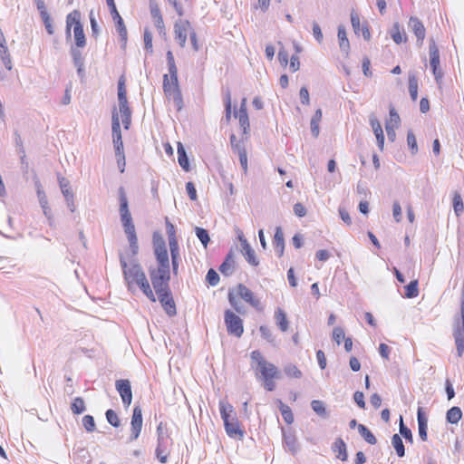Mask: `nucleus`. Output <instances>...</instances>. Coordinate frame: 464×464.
Masks as SVG:
<instances>
[{
  "mask_svg": "<svg viewBox=\"0 0 464 464\" xmlns=\"http://www.w3.org/2000/svg\"><path fill=\"white\" fill-rule=\"evenodd\" d=\"M196 235L205 247H207L209 242V236L206 229L201 227H196Z\"/></svg>",
  "mask_w": 464,
  "mask_h": 464,
  "instance_id": "48",
  "label": "nucleus"
},
{
  "mask_svg": "<svg viewBox=\"0 0 464 464\" xmlns=\"http://www.w3.org/2000/svg\"><path fill=\"white\" fill-rule=\"evenodd\" d=\"M119 198L121 220L123 226L124 232L130 243L131 256H135L138 254L139 250L138 238L136 235L135 226L132 222V218L128 208V198L123 188H121L119 189Z\"/></svg>",
  "mask_w": 464,
  "mask_h": 464,
  "instance_id": "4",
  "label": "nucleus"
},
{
  "mask_svg": "<svg viewBox=\"0 0 464 464\" xmlns=\"http://www.w3.org/2000/svg\"><path fill=\"white\" fill-rule=\"evenodd\" d=\"M351 24L356 34H361L365 40L371 39V32L367 24H361L360 15L354 10L351 13Z\"/></svg>",
  "mask_w": 464,
  "mask_h": 464,
  "instance_id": "15",
  "label": "nucleus"
},
{
  "mask_svg": "<svg viewBox=\"0 0 464 464\" xmlns=\"http://www.w3.org/2000/svg\"><path fill=\"white\" fill-rule=\"evenodd\" d=\"M238 156H239L240 165H241L244 172L246 173L247 172V154L244 148L240 149L238 150Z\"/></svg>",
  "mask_w": 464,
  "mask_h": 464,
  "instance_id": "57",
  "label": "nucleus"
},
{
  "mask_svg": "<svg viewBox=\"0 0 464 464\" xmlns=\"http://www.w3.org/2000/svg\"><path fill=\"white\" fill-rule=\"evenodd\" d=\"M294 212L297 217L302 218L306 215V208L302 203H295L294 205Z\"/></svg>",
  "mask_w": 464,
  "mask_h": 464,
  "instance_id": "64",
  "label": "nucleus"
},
{
  "mask_svg": "<svg viewBox=\"0 0 464 464\" xmlns=\"http://www.w3.org/2000/svg\"><path fill=\"white\" fill-rule=\"evenodd\" d=\"M170 248L171 259L179 257V249L177 238H171L169 242Z\"/></svg>",
  "mask_w": 464,
  "mask_h": 464,
  "instance_id": "52",
  "label": "nucleus"
},
{
  "mask_svg": "<svg viewBox=\"0 0 464 464\" xmlns=\"http://www.w3.org/2000/svg\"><path fill=\"white\" fill-rule=\"evenodd\" d=\"M224 425L226 431L229 437H243V430L240 429L239 422L236 417L227 419V421H224Z\"/></svg>",
  "mask_w": 464,
  "mask_h": 464,
  "instance_id": "18",
  "label": "nucleus"
},
{
  "mask_svg": "<svg viewBox=\"0 0 464 464\" xmlns=\"http://www.w3.org/2000/svg\"><path fill=\"white\" fill-rule=\"evenodd\" d=\"M391 36L397 44L405 43L407 41V35L404 32V29L401 26L399 23H395L392 25V28L391 30Z\"/></svg>",
  "mask_w": 464,
  "mask_h": 464,
  "instance_id": "24",
  "label": "nucleus"
},
{
  "mask_svg": "<svg viewBox=\"0 0 464 464\" xmlns=\"http://www.w3.org/2000/svg\"><path fill=\"white\" fill-rule=\"evenodd\" d=\"M358 430L361 436L371 445H374L377 442L375 436L372 432L364 425L359 424Z\"/></svg>",
  "mask_w": 464,
  "mask_h": 464,
  "instance_id": "34",
  "label": "nucleus"
},
{
  "mask_svg": "<svg viewBox=\"0 0 464 464\" xmlns=\"http://www.w3.org/2000/svg\"><path fill=\"white\" fill-rule=\"evenodd\" d=\"M462 417V411L459 407L454 406L450 408L446 414L447 421L451 424H457Z\"/></svg>",
  "mask_w": 464,
  "mask_h": 464,
  "instance_id": "32",
  "label": "nucleus"
},
{
  "mask_svg": "<svg viewBox=\"0 0 464 464\" xmlns=\"http://www.w3.org/2000/svg\"><path fill=\"white\" fill-rule=\"evenodd\" d=\"M160 303L161 304L164 311L169 316H174L177 314L176 304L173 299L171 291L169 290L167 292L156 295Z\"/></svg>",
  "mask_w": 464,
  "mask_h": 464,
  "instance_id": "14",
  "label": "nucleus"
},
{
  "mask_svg": "<svg viewBox=\"0 0 464 464\" xmlns=\"http://www.w3.org/2000/svg\"><path fill=\"white\" fill-rule=\"evenodd\" d=\"M237 116L238 117V121L240 126L243 128L244 133H246L249 130L250 124L246 106V100L243 101Z\"/></svg>",
  "mask_w": 464,
  "mask_h": 464,
  "instance_id": "25",
  "label": "nucleus"
},
{
  "mask_svg": "<svg viewBox=\"0 0 464 464\" xmlns=\"http://www.w3.org/2000/svg\"><path fill=\"white\" fill-rule=\"evenodd\" d=\"M227 298L231 306L238 313H241V308L238 305L239 298L243 299L258 312L264 310V305L260 299L243 284H238L234 289L230 290Z\"/></svg>",
  "mask_w": 464,
  "mask_h": 464,
  "instance_id": "6",
  "label": "nucleus"
},
{
  "mask_svg": "<svg viewBox=\"0 0 464 464\" xmlns=\"http://www.w3.org/2000/svg\"><path fill=\"white\" fill-rule=\"evenodd\" d=\"M134 257L131 255L130 258L123 255L120 256V263L127 288L130 292H134L137 288L140 289L150 302L154 303L157 300L155 294L142 267Z\"/></svg>",
  "mask_w": 464,
  "mask_h": 464,
  "instance_id": "3",
  "label": "nucleus"
},
{
  "mask_svg": "<svg viewBox=\"0 0 464 464\" xmlns=\"http://www.w3.org/2000/svg\"><path fill=\"white\" fill-rule=\"evenodd\" d=\"M112 19L115 23L116 30L120 36L121 45L123 48H125L128 42V31L124 24L123 19L121 18V15H119L118 17H114Z\"/></svg>",
  "mask_w": 464,
  "mask_h": 464,
  "instance_id": "20",
  "label": "nucleus"
},
{
  "mask_svg": "<svg viewBox=\"0 0 464 464\" xmlns=\"http://www.w3.org/2000/svg\"><path fill=\"white\" fill-rule=\"evenodd\" d=\"M150 15L153 20V23L159 31V34L166 35V30H165L163 17H162L160 9L157 3H155V2L150 3Z\"/></svg>",
  "mask_w": 464,
  "mask_h": 464,
  "instance_id": "16",
  "label": "nucleus"
},
{
  "mask_svg": "<svg viewBox=\"0 0 464 464\" xmlns=\"http://www.w3.org/2000/svg\"><path fill=\"white\" fill-rule=\"evenodd\" d=\"M453 208L457 216H459L464 210L462 198L458 192H456L453 196Z\"/></svg>",
  "mask_w": 464,
  "mask_h": 464,
  "instance_id": "44",
  "label": "nucleus"
},
{
  "mask_svg": "<svg viewBox=\"0 0 464 464\" xmlns=\"http://www.w3.org/2000/svg\"><path fill=\"white\" fill-rule=\"evenodd\" d=\"M285 373L290 378H301L302 372L295 364L286 365L284 369Z\"/></svg>",
  "mask_w": 464,
  "mask_h": 464,
  "instance_id": "46",
  "label": "nucleus"
},
{
  "mask_svg": "<svg viewBox=\"0 0 464 464\" xmlns=\"http://www.w3.org/2000/svg\"><path fill=\"white\" fill-rule=\"evenodd\" d=\"M107 421L113 427H119L121 425L118 414L111 409L108 410L105 413Z\"/></svg>",
  "mask_w": 464,
  "mask_h": 464,
  "instance_id": "47",
  "label": "nucleus"
},
{
  "mask_svg": "<svg viewBox=\"0 0 464 464\" xmlns=\"http://www.w3.org/2000/svg\"><path fill=\"white\" fill-rule=\"evenodd\" d=\"M169 1L173 5V7L175 8V10L178 13V14L179 16H181L184 14L182 3H188L190 0H180V1H178V0H169Z\"/></svg>",
  "mask_w": 464,
  "mask_h": 464,
  "instance_id": "59",
  "label": "nucleus"
},
{
  "mask_svg": "<svg viewBox=\"0 0 464 464\" xmlns=\"http://www.w3.org/2000/svg\"><path fill=\"white\" fill-rule=\"evenodd\" d=\"M275 319H276L278 328L282 332H286L288 330V328H289L288 320L286 317V314L285 313V311L283 309H281V308L276 309V311L275 312Z\"/></svg>",
  "mask_w": 464,
  "mask_h": 464,
  "instance_id": "28",
  "label": "nucleus"
},
{
  "mask_svg": "<svg viewBox=\"0 0 464 464\" xmlns=\"http://www.w3.org/2000/svg\"><path fill=\"white\" fill-rule=\"evenodd\" d=\"M175 38L181 47H184L190 33H193L190 23L188 20H179L174 25Z\"/></svg>",
  "mask_w": 464,
  "mask_h": 464,
  "instance_id": "10",
  "label": "nucleus"
},
{
  "mask_svg": "<svg viewBox=\"0 0 464 464\" xmlns=\"http://www.w3.org/2000/svg\"><path fill=\"white\" fill-rule=\"evenodd\" d=\"M178 160L180 167L185 169L186 171H188L189 169V163L188 159L187 157L185 149L183 148L181 143H179L178 146Z\"/></svg>",
  "mask_w": 464,
  "mask_h": 464,
  "instance_id": "35",
  "label": "nucleus"
},
{
  "mask_svg": "<svg viewBox=\"0 0 464 464\" xmlns=\"http://www.w3.org/2000/svg\"><path fill=\"white\" fill-rule=\"evenodd\" d=\"M154 255L157 260V266L149 269V276L151 282V288L156 295L170 290V270L169 259L163 238H155L153 241Z\"/></svg>",
  "mask_w": 464,
  "mask_h": 464,
  "instance_id": "2",
  "label": "nucleus"
},
{
  "mask_svg": "<svg viewBox=\"0 0 464 464\" xmlns=\"http://www.w3.org/2000/svg\"><path fill=\"white\" fill-rule=\"evenodd\" d=\"M313 34L318 43H322L324 35L321 27L317 23L313 24Z\"/></svg>",
  "mask_w": 464,
  "mask_h": 464,
  "instance_id": "63",
  "label": "nucleus"
},
{
  "mask_svg": "<svg viewBox=\"0 0 464 464\" xmlns=\"http://www.w3.org/2000/svg\"><path fill=\"white\" fill-rule=\"evenodd\" d=\"M142 410L140 406H135L130 420V440H136L139 438L142 429Z\"/></svg>",
  "mask_w": 464,
  "mask_h": 464,
  "instance_id": "12",
  "label": "nucleus"
},
{
  "mask_svg": "<svg viewBox=\"0 0 464 464\" xmlns=\"http://www.w3.org/2000/svg\"><path fill=\"white\" fill-rule=\"evenodd\" d=\"M337 36L340 49L346 55H348L350 52V43L347 37L345 27L343 25H339Z\"/></svg>",
  "mask_w": 464,
  "mask_h": 464,
  "instance_id": "22",
  "label": "nucleus"
},
{
  "mask_svg": "<svg viewBox=\"0 0 464 464\" xmlns=\"http://www.w3.org/2000/svg\"><path fill=\"white\" fill-rule=\"evenodd\" d=\"M224 321L227 333L237 338L241 337L244 333L243 320L233 311L227 309L224 313Z\"/></svg>",
  "mask_w": 464,
  "mask_h": 464,
  "instance_id": "9",
  "label": "nucleus"
},
{
  "mask_svg": "<svg viewBox=\"0 0 464 464\" xmlns=\"http://www.w3.org/2000/svg\"><path fill=\"white\" fill-rule=\"evenodd\" d=\"M251 360L255 363L256 370L263 381L266 391L272 392L276 389L275 380L279 378V371L276 365L267 362L262 353L256 350L250 354Z\"/></svg>",
  "mask_w": 464,
  "mask_h": 464,
  "instance_id": "5",
  "label": "nucleus"
},
{
  "mask_svg": "<svg viewBox=\"0 0 464 464\" xmlns=\"http://www.w3.org/2000/svg\"><path fill=\"white\" fill-rule=\"evenodd\" d=\"M409 26L415 34L418 44L422 45L426 36V29L423 23L418 17L411 16L409 20Z\"/></svg>",
  "mask_w": 464,
  "mask_h": 464,
  "instance_id": "17",
  "label": "nucleus"
},
{
  "mask_svg": "<svg viewBox=\"0 0 464 464\" xmlns=\"http://www.w3.org/2000/svg\"><path fill=\"white\" fill-rule=\"evenodd\" d=\"M219 411L221 418L224 421H227V419H231L232 412H233V407L226 402L221 401L219 403Z\"/></svg>",
  "mask_w": 464,
  "mask_h": 464,
  "instance_id": "41",
  "label": "nucleus"
},
{
  "mask_svg": "<svg viewBox=\"0 0 464 464\" xmlns=\"http://www.w3.org/2000/svg\"><path fill=\"white\" fill-rule=\"evenodd\" d=\"M401 125V118L393 107L390 108L389 118L385 121V130L389 140L393 142L396 138L395 130Z\"/></svg>",
  "mask_w": 464,
  "mask_h": 464,
  "instance_id": "11",
  "label": "nucleus"
},
{
  "mask_svg": "<svg viewBox=\"0 0 464 464\" xmlns=\"http://www.w3.org/2000/svg\"><path fill=\"white\" fill-rule=\"evenodd\" d=\"M82 425L87 431H93L95 430V421L93 417L91 415H85L82 418Z\"/></svg>",
  "mask_w": 464,
  "mask_h": 464,
  "instance_id": "50",
  "label": "nucleus"
},
{
  "mask_svg": "<svg viewBox=\"0 0 464 464\" xmlns=\"http://www.w3.org/2000/svg\"><path fill=\"white\" fill-rule=\"evenodd\" d=\"M273 244H274L276 251L278 254V256H282L284 255V250H285V239H284V233L280 227H277L276 228Z\"/></svg>",
  "mask_w": 464,
  "mask_h": 464,
  "instance_id": "21",
  "label": "nucleus"
},
{
  "mask_svg": "<svg viewBox=\"0 0 464 464\" xmlns=\"http://www.w3.org/2000/svg\"><path fill=\"white\" fill-rule=\"evenodd\" d=\"M407 143L409 148L411 149L412 153H416L418 147H417V140L412 131H409L407 134Z\"/></svg>",
  "mask_w": 464,
  "mask_h": 464,
  "instance_id": "53",
  "label": "nucleus"
},
{
  "mask_svg": "<svg viewBox=\"0 0 464 464\" xmlns=\"http://www.w3.org/2000/svg\"><path fill=\"white\" fill-rule=\"evenodd\" d=\"M323 118V112L321 109H317L311 119V131L314 138H317L320 133L319 124Z\"/></svg>",
  "mask_w": 464,
  "mask_h": 464,
  "instance_id": "29",
  "label": "nucleus"
},
{
  "mask_svg": "<svg viewBox=\"0 0 464 464\" xmlns=\"http://www.w3.org/2000/svg\"><path fill=\"white\" fill-rule=\"evenodd\" d=\"M419 282L417 279H414L411 281L406 286H405V296L407 298H413L418 296L419 295V287H418Z\"/></svg>",
  "mask_w": 464,
  "mask_h": 464,
  "instance_id": "37",
  "label": "nucleus"
},
{
  "mask_svg": "<svg viewBox=\"0 0 464 464\" xmlns=\"http://www.w3.org/2000/svg\"><path fill=\"white\" fill-rule=\"evenodd\" d=\"M206 279L210 285H217L219 282V276L214 269L208 271Z\"/></svg>",
  "mask_w": 464,
  "mask_h": 464,
  "instance_id": "51",
  "label": "nucleus"
},
{
  "mask_svg": "<svg viewBox=\"0 0 464 464\" xmlns=\"http://www.w3.org/2000/svg\"><path fill=\"white\" fill-rule=\"evenodd\" d=\"M417 420H418V426H419V435L423 441H426L428 439V435H427V428H428L427 422L428 421H427L426 417L424 416V413H423L421 408L418 409Z\"/></svg>",
  "mask_w": 464,
  "mask_h": 464,
  "instance_id": "23",
  "label": "nucleus"
},
{
  "mask_svg": "<svg viewBox=\"0 0 464 464\" xmlns=\"http://www.w3.org/2000/svg\"><path fill=\"white\" fill-rule=\"evenodd\" d=\"M392 215L396 222H400L401 220V208L399 202L393 203Z\"/></svg>",
  "mask_w": 464,
  "mask_h": 464,
  "instance_id": "62",
  "label": "nucleus"
},
{
  "mask_svg": "<svg viewBox=\"0 0 464 464\" xmlns=\"http://www.w3.org/2000/svg\"><path fill=\"white\" fill-rule=\"evenodd\" d=\"M115 386L122 400L123 405L125 408H128L132 401V391L130 381L126 379L118 380L116 381Z\"/></svg>",
  "mask_w": 464,
  "mask_h": 464,
  "instance_id": "13",
  "label": "nucleus"
},
{
  "mask_svg": "<svg viewBox=\"0 0 464 464\" xmlns=\"http://www.w3.org/2000/svg\"><path fill=\"white\" fill-rule=\"evenodd\" d=\"M163 443H164V441L158 442V446L156 449V455L161 463H166L168 460L169 452H168L167 449L164 447Z\"/></svg>",
  "mask_w": 464,
  "mask_h": 464,
  "instance_id": "42",
  "label": "nucleus"
},
{
  "mask_svg": "<svg viewBox=\"0 0 464 464\" xmlns=\"http://www.w3.org/2000/svg\"><path fill=\"white\" fill-rule=\"evenodd\" d=\"M118 101L119 111H113L111 118L112 142L115 149V155L124 153L121 131V120L125 130H129L131 123V111L128 104L126 77L124 74H122L118 81Z\"/></svg>",
  "mask_w": 464,
  "mask_h": 464,
  "instance_id": "1",
  "label": "nucleus"
},
{
  "mask_svg": "<svg viewBox=\"0 0 464 464\" xmlns=\"http://www.w3.org/2000/svg\"><path fill=\"white\" fill-rule=\"evenodd\" d=\"M166 56H167L169 72H178V69H177V66L175 63L174 55H173L172 52L168 51Z\"/></svg>",
  "mask_w": 464,
  "mask_h": 464,
  "instance_id": "58",
  "label": "nucleus"
},
{
  "mask_svg": "<svg viewBox=\"0 0 464 464\" xmlns=\"http://www.w3.org/2000/svg\"><path fill=\"white\" fill-rule=\"evenodd\" d=\"M362 66L363 74L366 77H371L372 75V72L371 71V61L368 57H364L362 59Z\"/></svg>",
  "mask_w": 464,
  "mask_h": 464,
  "instance_id": "61",
  "label": "nucleus"
},
{
  "mask_svg": "<svg viewBox=\"0 0 464 464\" xmlns=\"http://www.w3.org/2000/svg\"><path fill=\"white\" fill-rule=\"evenodd\" d=\"M0 58L4 63L5 68L7 70L12 69V60L10 57V53L6 45V43H3L0 44Z\"/></svg>",
  "mask_w": 464,
  "mask_h": 464,
  "instance_id": "33",
  "label": "nucleus"
},
{
  "mask_svg": "<svg viewBox=\"0 0 464 464\" xmlns=\"http://www.w3.org/2000/svg\"><path fill=\"white\" fill-rule=\"evenodd\" d=\"M400 433L409 441L412 442V434L410 429L404 426L402 417L400 419Z\"/></svg>",
  "mask_w": 464,
  "mask_h": 464,
  "instance_id": "55",
  "label": "nucleus"
},
{
  "mask_svg": "<svg viewBox=\"0 0 464 464\" xmlns=\"http://www.w3.org/2000/svg\"><path fill=\"white\" fill-rule=\"evenodd\" d=\"M72 27H73V36L76 45L80 48L84 47L86 44L85 34L81 23V13L78 10H73L66 17L67 34H70Z\"/></svg>",
  "mask_w": 464,
  "mask_h": 464,
  "instance_id": "8",
  "label": "nucleus"
},
{
  "mask_svg": "<svg viewBox=\"0 0 464 464\" xmlns=\"http://www.w3.org/2000/svg\"><path fill=\"white\" fill-rule=\"evenodd\" d=\"M235 268V260L232 253H229L224 262L219 266V271L222 275L230 276Z\"/></svg>",
  "mask_w": 464,
  "mask_h": 464,
  "instance_id": "27",
  "label": "nucleus"
},
{
  "mask_svg": "<svg viewBox=\"0 0 464 464\" xmlns=\"http://www.w3.org/2000/svg\"><path fill=\"white\" fill-rule=\"evenodd\" d=\"M430 63L432 69L440 67V52L434 42L430 44Z\"/></svg>",
  "mask_w": 464,
  "mask_h": 464,
  "instance_id": "31",
  "label": "nucleus"
},
{
  "mask_svg": "<svg viewBox=\"0 0 464 464\" xmlns=\"http://www.w3.org/2000/svg\"><path fill=\"white\" fill-rule=\"evenodd\" d=\"M345 338L344 331L341 327H335L333 330V339L337 344H340Z\"/></svg>",
  "mask_w": 464,
  "mask_h": 464,
  "instance_id": "54",
  "label": "nucleus"
},
{
  "mask_svg": "<svg viewBox=\"0 0 464 464\" xmlns=\"http://www.w3.org/2000/svg\"><path fill=\"white\" fill-rule=\"evenodd\" d=\"M279 410L282 414V417L284 420L287 424H292L294 421V415L290 409V407L285 403H283L281 401H279Z\"/></svg>",
  "mask_w": 464,
  "mask_h": 464,
  "instance_id": "36",
  "label": "nucleus"
},
{
  "mask_svg": "<svg viewBox=\"0 0 464 464\" xmlns=\"http://www.w3.org/2000/svg\"><path fill=\"white\" fill-rule=\"evenodd\" d=\"M186 189H187L189 198L193 201L197 200L198 195H197V190H196V188H195V185L193 184V182H191V181L188 182L186 184Z\"/></svg>",
  "mask_w": 464,
  "mask_h": 464,
  "instance_id": "60",
  "label": "nucleus"
},
{
  "mask_svg": "<svg viewBox=\"0 0 464 464\" xmlns=\"http://www.w3.org/2000/svg\"><path fill=\"white\" fill-rule=\"evenodd\" d=\"M59 183L62 193L64 196L65 199H72L73 193L70 188V182L66 179L61 178Z\"/></svg>",
  "mask_w": 464,
  "mask_h": 464,
  "instance_id": "40",
  "label": "nucleus"
},
{
  "mask_svg": "<svg viewBox=\"0 0 464 464\" xmlns=\"http://www.w3.org/2000/svg\"><path fill=\"white\" fill-rule=\"evenodd\" d=\"M409 92L411 99L416 101L418 98V81L415 76L409 78Z\"/></svg>",
  "mask_w": 464,
  "mask_h": 464,
  "instance_id": "45",
  "label": "nucleus"
},
{
  "mask_svg": "<svg viewBox=\"0 0 464 464\" xmlns=\"http://www.w3.org/2000/svg\"><path fill=\"white\" fill-rule=\"evenodd\" d=\"M158 442L164 441L165 439H169L167 424L160 422L157 427Z\"/></svg>",
  "mask_w": 464,
  "mask_h": 464,
  "instance_id": "49",
  "label": "nucleus"
},
{
  "mask_svg": "<svg viewBox=\"0 0 464 464\" xmlns=\"http://www.w3.org/2000/svg\"><path fill=\"white\" fill-rule=\"evenodd\" d=\"M371 127L372 131L376 137L378 147L381 150H383L384 147V135L381 122L373 118L370 121Z\"/></svg>",
  "mask_w": 464,
  "mask_h": 464,
  "instance_id": "19",
  "label": "nucleus"
},
{
  "mask_svg": "<svg viewBox=\"0 0 464 464\" xmlns=\"http://www.w3.org/2000/svg\"><path fill=\"white\" fill-rule=\"evenodd\" d=\"M312 409L320 415L325 414V407L324 405V402L318 400H314L311 402Z\"/></svg>",
  "mask_w": 464,
  "mask_h": 464,
  "instance_id": "56",
  "label": "nucleus"
},
{
  "mask_svg": "<svg viewBox=\"0 0 464 464\" xmlns=\"http://www.w3.org/2000/svg\"><path fill=\"white\" fill-rule=\"evenodd\" d=\"M333 450L336 455V458L342 461L347 460L348 455L346 450V445L342 439H337L333 447Z\"/></svg>",
  "mask_w": 464,
  "mask_h": 464,
  "instance_id": "26",
  "label": "nucleus"
},
{
  "mask_svg": "<svg viewBox=\"0 0 464 464\" xmlns=\"http://www.w3.org/2000/svg\"><path fill=\"white\" fill-rule=\"evenodd\" d=\"M85 402L82 398L76 397L72 404H71V410L74 414H81L85 411Z\"/></svg>",
  "mask_w": 464,
  "mask_h": 464,
  "instance_id": "39",
  "label": "nucleus"
},
{
  "mask_svg": "<svg viewBox=\"0 0 464 464\" xmlns=\"http://www.w3.org/2000/svg\"><path fill=\"white\" fill-rule=\"evenodd\" d=\"M392 443L399 457L405 455V449L401 438L398 434H394L392 438Z\"/></svg>",
  "mask_w": 464,
  "mask_h": 464,
  "instance_id": "38",
  "label": "nucleus"
},
{
  "mask_svg": "<svg viewBox=\"0 0 464 464\" xmlns=\"http://www.w3.org/2000/svg\"><path fill=\"white\" fill-rule=\"evenodd\" d=\"M163 91L165 96L172 101L177 110L179 111L182 108V96L178 82V72H169V74H164L163 76Z\"/></svg>",
  "mask_w": 464,
  "mask_h": 464,
  "instance_id": "7",
  "label": "nucleus"
},
{
  "mask_svg": "<svg viewBox=\"0 0 464 464\" xmlns=\"http://www.w3.org/2000/svg\"><path fill=\"white\" fill-rule=\"evenodd\" d=\"M144 49L147 53H153V44H152V34L150 31V29L145 28L144 29Z\"/></svg>",
  "mask_w": 464,
  "mask_h": 464,
  "instance_id": "43",
  "label": "nucleus"
},
{
  "mask_svg": "<svg viewBox=\"0 0 464 464\" xmlns=\"http://www.w3.org/2000/svg\"><path fill=\"white\" fill-rule=\"evenodd\" d=\"M243 250L244 256L247 262L253 266H257L259 265V261L256 256L254 249H252V247L246 242L243 244Z\"/></svg>",
  "mask_w": 464,
  "mask_h": 464,
  "instance_id": "30",
  "label": "nucleus"
}]
</instances>
